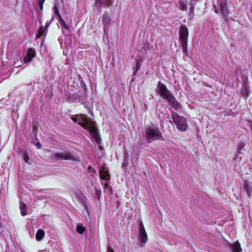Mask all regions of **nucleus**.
Masks as SVG:
<instances>
[{"label":"nucleus","mask_w":252,"mask_h":252,"mask_svg":"<svg viewBox=\"0 0 252 252\" xmlns=\"http://www.w3.org/2000/svg\"><path fill=\"white\" fill-rule=\"evenodd\" d=\"M57 17H58V19H59V21H60L61 23V22H62V21H64V20H63V19L62 18V16H61V14H59V15H57Z\"/></svg>","instance_id":"30"},{"label":"nucleus","mask_w":252,"mask_h":252,"mask_svg":"<svg viewBox=\"0 0 252 252\" xmlns=\"http://www.w3.org/2000/svg\"><path fill=\"white\" fill-rule=\"evenodd\" d=\"M51 21L49 22V23H47L45 25V27L44 28H43L44 29H45V30H47V28H48V27L49 26L50 23H51Z\"/></svg>","instance_id":"33"},{"label":"nucleus","mask_w":252,"mask_h":252,"mask_svg":"<svg viewBox=\"0 0 252 252\" xmlns=\"http://www.w3.org/2000/svg\"><path fill=\"white\" fill-rule=\"evenodd\" d=\"M99 172L101 179L106 181L109 180L110 175L108 173V168L105 165L99 166Z\"/></svg>","instance_id":"8"},{"label":"nucleus","mask_w":252,"mask_h":252,"mask_svg":"<svg viewBox=\"0 0 252 252\" xmlns=\"http://www.w3.org/2000/svg\"><path fill=\"white\" fill-rule=\"evenodd\" d=\"M47 33V30L43 28V26H41L39 30L38 31V34L36 38H38L42 36H45Z\"/></svg>","instance_id":"16"},{"label":"nucleus","mask_w":252,"mask_h":252,"mask_svg":"<svg viewBox=\"0 0 252 252\" xmlns=\"http://www.w3.org/2000/svg\"><path fill=\"white\" fill-rule=\"evenodd\" d=\"M242 94L243 97L247 99L249 95V88L246 83L243 84V89L242 90Z\"/></svg>","instance_id":"14"},{"label":"nucleus","mask_w":252,"mask_h":252,"mask_svg":"<svg viewBox=\"0 0 252 252\" xmlns=\"http://www.w3.org/2000/svg\"><path fill=\"white\" fill-rule=\"evenodd\" d=\"M16 62H18V59H17Z\"/></svg>","instance_id":"39"},{"label":"nucleus","mask_w":252,"mask_h":252,"mask_svg":"<svg viewBox=\"0 0 252 252\" xmlns=\"http://www.w3.org/2000/svg\"><path fill=\"white\" fill-rule=\"evenodd\" d=\"M54 13L56 14V15H59V14H60L59 12V10L57 5L56 4L54 5Z\"/></svg>","instance_id":"27"},{"label":"nucleus","mask_w":252,"mask_h":252,"mask_svg":"<svg viewBox=\"0 0 252 252\" xmlns=\"http://www.w3.org/2000/svg\"><path fill=\"white\" fill-rule=\"evenodd\" d=\"M128 154H127L126 156V158H128Z\"/></svg>","instance_id":"38"},{"label":"nucleus","mask_w":252,"mask_h":252,"mask_svg":"<svg viewBox=\"0 0 252 252\" xmlns=\"http://www.w3.org/2000/svg\"><path fill=\"white\" fill-rule=\"evenodd\" d=\"M145 138L151 143L156 140H164L161 132L158 126L152 125L147 127L145 129Z\"/></svg>","instance_id":"3"},{"label":"nucleus","mask_w":252,"mask_h":252,"mask_svg":"<svg viewBox=\"0 0 252 252\" xmlns=\"http://www.w3.org/2000/svg\"><path fill=\"white\" fill-rule=\"evenodd\" d=\"M194 4V2L192 0L190 3V6L189 10V19H191L193 17Z\"/></svg>","instance_id":"15"},{"label":"nucleus","mask_w":252,"mask_h":252,"mask_svg":"<svg viewBox=\"0 0 252 252\" xmlns=\"http://www.w3.org/2000/svg\"><path fill=\"white\" fill-rule=\"evenodd\" d=\"M107 252H114V251L111 247H108L107 248Z\"/></svg>","instance_id":"32"},{"label":"nucleus","mask_w":252,"mask_h":252,"mask_svg":"<svg viewBox=\"0 0 252 252\" xmlns=\"http://www.w3.org/2000/svg\"><path fill=\"white\" fill-rule=\"evenodd\" d=\"M24 161L26 163H28L29 160V158L27 154H25L24 155Z\"/></svg>","instance_id":"29"},{"label":"nucleus","mask_w":252,"mask_h":252,"mask_svg":"<svg viewBox=\"0 0 252 252\" xmlns=\"http://www.w3.org/2000/svg\"><path fill=\"white\" fill-rule=\"evenodd\" d=\"M44 0H39V1H38V5H39V6L40 8V12L43 9V4Z\"/></svg>","instance_id":"25"},{"label":"nucleus","mask_w":252,"mask_h":252,"mask_svg":"<svg viewBox=\"0 0 252 252\" xmlns=\"http://www.w3.org/2000/svg\"><path fill=\"white\" fill-rule=\"evenodd\" d=\"M61 23V25H62V28H64L67 30H69V27L66 24L65 22L64 21H62V22Z\"/></svg>","instance_id":"24"},{"label":"nucleus","mask_w":252,"mask_h":252,"mask_svg":"<svg viewBox=\"0 0 252 252\" xmlns=\"http://www.w3.org/2000/svg\"><path fill=\"white\" fill-rule=\"evenodd\" d=\"M88 172L91 175V176L94 178L97 176V174L95 169L90 165L88 168Z\"/></svg>","instance_id":"20"},{"label":"nucleus","mask_w":252,"mask_h":252,"mask_svg":"<svg viewBox=\"0 0 252 252\" xmlns=\"http://www.w3.org/2000/svg\"><path fill=\"white\" fill-rule=\"evenodd\" d=\"M19 59L20 60V62H21V64H22L23 63V61H22L21 58H19Z\"/></svg>","instance_id":"37"},{"label":"nucleus","mask_w":252,"mask_h":252,"mask_svg":"<svg viewBox=\"0 0 252 252\" xmlns=\"http://www.w3.org/2000/svg\"><path fill=\"white\" fill-rule=\"evenodd\" d=\"M36 146L37 148L39 149L41 147V144L39 142H37L36 144Z\"/></svg>","instance_id":"34"},{"label":"nucleus","mask_w":252,"mask_h":252,"mask_svg":"<svg viewBox=\"0 0 252 252\" xmlns=\"http://www.w3.org/2000/svg\"><path fill=\"white\" fill-rule=\"evenodd\" d=\"M104 188L107 189H109V190H110L111 192L112 191V189L111 187H110L109 186V183L106 182L105 184H104Z\"/></svg>","instance_id":"26"},{"label":"nucleus","mask_w":252,"mask_h":252,"mask_svg":"<svg viewBox=\"0 0 252 252\" xmlns=\"http://www.w3.org/2000/svg\"><path fill=\"white\" fill-rule=\"evenodd\" d=\"M139 234L141 241L143 243H146L148 240V237L146 231L143 225L140 226Z\"/></svg>","instance_id":"13"},{"label":"nucleus","mask_w":252,"mask_h":252,"mask_svg":"<svg viewBox=\"0 0 252 252\" xmlns=\"http://www.w3.org/2000/svg\"><path fill=\"white\" fill-rule=\"evenodd\" d=\"M179 6L180 9L182 11H186L187 10V5L186 4V2L184 1H180L179 2Z\"/></svg>","instance_id":"21"},{"label":"nucleus","mask_w":252,"mask_h":252,"mask_svg":"<svg viewBox=\"0 0 252 252\" xmlns=\"http://www.w3.org/2000/svg\"><path fill=\"white\" fill-rule=\"evenodd\" d=\"M245 189L248 196L251 197V195L252 193V184L245 183Z\"/></svg>","instance_id":"18"},{"label":"nucleus","mask_w":252,"mask_h":252,"mask_svg":"<svg viewBox=\"0 0 252 252\" xmlns=\"http://www.w3.org/2000/svg\"><path fill=\"white\" fill-rule=\"evenodd\" d=\"M245 146V145L244 143H241L239 144L238 148L240 151L242 150L244 148Z\"/></svg>","instance_id":"28"},{"label":"nucleus","mask_w":252,"mask_h":252,"mask_svg":"<svg viewBox=\"0 0 252 252\" xmlns=\"http://www.w3.org/2000/svg\"><path fill=\"white\" fill-rule=\"evenodd\" d=\"M96 193L98 197V199H99L100 194H101V191L96 189Z\"/></svg>","instance_id":"31"},{"label":"nucleus","mask_w":252,"mask_h":252,"mask_svg":"<svg viewBox=\"0 0 252 252\" xmlns=\"http://www.w3.org/2000/svg\"><path fill=\"white\" fill-rule=\"evenodd\" d=\"M112 4V0H95V6L98 8L110 7Z\"/></svg>","instance_id":"11"},{"label":"nucleus","mask_w":252,"mask_h":252,"mask_svg":"<svg viewBox=\"0 0 252 252\" xmlns=\"http://www.w3.org/2000/svg\"><path fill=\"white\" fill-rule=\"evenodd\" d=\"M72 120L75 123H78L89 131L90 135L97 143L98 144H100L101 139L98 134V129L95 126V123L94 122L89 119L87 116L85 115H78L76 117L72 118Z\"/></svg>","instance_id":"1"},{"label":"nucleus","mask_w":252,"mask_h":252,"mask_svg":"<svg viewBox=\"0 0 252 252\" xmlns=\"http://www.w3.org/2000/svg\"><path fill=\"white\" fill-rule=\"evenodd\" d=\"M85 230V228L81 224H78L76 227V231L80 234H83Z\"/></svg>","instance_id":"22"},{"label":"nucleus","mask_w":252,"mask_h":252,"mask_svg":"<svg viewBox=\"0 0 252 252\" xmlns=\"http://www.w3.org/2000/svg\"><path fill=\"white\" fill-rule=\"evenodd\" d=\"M218 6L219 8L221 16L223 18H226L228 15V11L226 8V3L218 1Z\"/></svg>","instance_id":"10"},{"label":"nucleus","mask_w":252,"mask_h":252,"mask_svg":"<svg viewBox=\"0 0 252 252\" xmlns=\"http://www.w3.org/2000/svg\"><path fill=\"white\" fill-rule=\"evenodd\" d=\"M20 209L21 211V214L22 216H25L27 215L26 213V205L25 203H21L20 205Z\"/></svg>","instance_id":"19"},{"label":"nucleus","mask_w":252,"mask_h":252,"mask_svg":"<svg viewBox=\"0 0 252 252\" xmlns=\"http://www.w3.org/2000/svg\"><path fill=\"white\" fill-rule=\"evenodd\" d=\"M188 37V30L187 28L184 26H181L179 30V39L184 51L186 50L187 47Z\"/></svg>","instance_id":"5"},{"label":"nucleus","mask_w":252,"mask_h":252,"mask_svg":"<svg viewBox=\"0 0 252 252\" xmlns=\"http://www.w3.org/2000/svg\"><path fill=\"white\" fill-rule=\"evenodd\" d=\"M140 65L138 62L137 61L136 64L135 68V70H134V71L133 72V74L135 75L136 73V72L140 69Z\"/></svg>","instance_id":"23"},{"label":"nucleus","mask_w":252,"mask_h":252,"mask_svg":"<svg viewBox=\"0 0 252 252\" xmlns=\"http://www.w3.org/2000/svg\"><path fill=\"white\" fill-rule=\"evenodd\" d=\"M14 65H17V66H19L21 65V64H19L17 63L16 61L15 62Z\"/></svg>","instance_id":"36"},{"label":"nucleus","mask_w":252,"mask_h":252,"mask_svg":"<svg viewBox=\"0 0 252 252\" xmlns=\"http://www.w3.org/2000/svg\"><path fill=\"white\" fill-rule=\"evenodd\" d=\"M215 12L216 13H219V10L218 9V8L217 7H215V10H214Z\"/></svg>","instance_id":"35"},{"label":"nucleus","mask_w":252,"mask_h":252,"mask_svg":"<svg viewBox=\"0 0 252 252\" xmlns=\"http://www.w3.org/2000/svg\"><path fill=\"white\" fill-rule=\"evenodd\" d=\"M103 31L105 34H107L108 29L110 27L111 19L107 12H104L102 17Z\"/></svg>","instance_id":"7"},{"label":"nucleus","mask_w":252,"mask_h":252,"mask_svg":"<svg viewBox=\"0 0 252 252\" xmlns=\"http://www.w3.org/2000/svg\"><path fill=\"white\" fill-rule=\"evenodd\" d=\"M155 92L157 94L159 95L161 97L166 99L171 107L175 110H178L180 108V103L167 89L166 86L161 82L159 81L158 82Z\"/></svg>","instance_id":"2"},{"label":"nucleus","mask_w":252,"mask_h":252,"mask_svg":"<svg viewBox=\"0 0 252 252\" xmlns=\"http://www.w3.org/2000/svg\"><path fill=\"white\" fill-rule=\"evenodd\" d=\"M73 156L68 152L56 153L51 156V158L55 160L72 159Z\"/></svg>","instance_id":"6"},{"label":"nucleus","mask_w":252,"mask_h":252,"mask_svg":"<svg viewBox=\"0 0 252 252\" xmlns=\"http://www.w3.org/2000/svg\"><path fill=\"white\" fill-rule=\"evenodd\" d=\"M229 247L233 252H242L241 245L238 241H236L233 243L230 244Z\"/></svg>","instance_id":"12"},{"label":"nucleus","mask_w":252,"mask_h":252,"mask_svg":"<svg viewBox=\"0 0 252 252\" xmlns=\"http://www.w3.org/2000/svg\"><path fill=\"white\" fill-rule=\"evenodd\" d=\"M36 55L35 50L33 49H28L23 59L24 63H30Z\"/></svg>","instance_id":"9"},{"label":"nucleus","mask_w":252,"mask_h":252,"mask_svg":"<svg viewBox=\"0 0 252 252\" xmlns=\"http://www.w3.org/2000/svg\"><path fill=\"white\" fill-rule=\"evenodd\" d=\"M173 121L180 131H185L188 127L186 120L175 112L171 113Z\"/></svg>","instance_id":"4"},{"label":"nucleus","mask_w":252,"mask_h":252,"mask_svg":"<svg viewBox=\"0 0 252 252\" xmlns=\"http://www.w3.org/2000/svg\"><path fill=\"white\" fill-rule=\"evenodd\" d=\"M44 231L42 229H39L35 235V237L37 240H41L44 236Z\"/></svg>","instance_id":"17"}]
</instances>
